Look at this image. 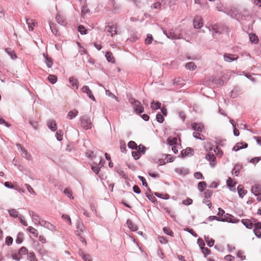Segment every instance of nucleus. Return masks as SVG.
Instances as JSON below:
<instances>
[{
    "label": "nucleus",
    "mask_w": 261,
    "mask_h": 261,
    "mask_svg": "<svg viewBox=\"0 0 261 261\" xmlns=\"http://www.w3.org/2000/svg\"><path fill=\"white\" fill-rule=\"evenodd\" d=\"M129 102L133 106L134 111L136 113L141 114L143 113L144 108L139 101L131 97L129 99Z\"/></svg>",
    "instance_id": "f257e3e1"
},
{
    "label": "nucleus",
    "mask_w": 261,
    "mask_h": 261,
    "mask_svg": "<svg viewBox=\"0 0 261 261\" xmlns=\"http://www.w3.org/2000/svg\"><path fill=\"white\" fill-rule=\"evenodd\" d=\"M81 126L85 129H89L92 127V123L90 118L87 116H84L81 118L80 120Z\"/></svg>",
    "instance_id": "f03ea898"
},
{
    "label": "nucleus",
    "mask_w": 261,
    "mask_h": 261,
    "mask_svg": "<svg viewBox=\"0 0 261 261\" xmlns=\"http://www.w3.org/2000/svg\"><path fill=\"white\" fill-rule=\"evenodd\" d=\"M239 219L236 218L232 215L228 213L224 215V218H221V221L222 222H228L232 223H237L239 222Z\"/></svg>",
    "instance_id": "7ed1b4c3"
},
{
    "label": "nucleus",
    "mask_w": 261,
    "mask_h": 261,
    "mask_svg": "<svg viewBox=\"0 0 261 261\" xmlns=\"http://www.w3.org/2000/svg\"><path fill=\"white\" fill-rule=\"evenodd\" d=\"M29 214L32 218V221L36 225H38L39 221L42 219L40 216L33 211H29Z\"/></svg>",
    "instance_id": "20e7f679"
},
{
    "label": "nucleus",
    "mask_w": 261,
    "mask_h": 261,
    "mask_svg": "<svg viewBox=\"0 0 261 261\" xmlns=\"http://www.w3.org/2000/svg\"><path fill=\"white\" fill-rule=\"evenodd\" d=\"M194 27L195 29H198L202 27L203 23L202 22V18L200 16H196L193 20Z\"/></svg>",
    "instance_id": "39448f33"
},
{
    "label": "nucleus",
    "mask_w": 261,
    "mask_h": 261,
    "mask_svg": "<svg viewBox=\"0 0 261 261\" xmlns=\"http://www.w3.org/2000/svg\"><path fill=\"white\" fill-rule=\"evenodd\" d=\"M56 21L62 26H66L67 22L64 16L58 14L56 17Z\"/></svg>",
    "instance_id": "423d86ee"
},
{
    "label": "nucleus",
    "mask_w": 261,
    "mask_h": 261,
    "mask_svg": "<svg viewBox=\"0 0 261 261\" xmlns=\"http://www.w3.org/2000/svg\"><path fill=\"white\" fill-rule=\"evenodd\" d=\"M205 159L210 162V165L212 167H215L216 163L215 162L216 157L213 154H207L205 156Z\"/></svg>",
    "instance_id": "0eeeda50"
},
{
    "label": "nucleus",
    "mask_w": 261,
    "mask_h": 261,
    "mask_svg": "<svg viewBox=\"0 0 261 261\" xmlns=\"http://www.w3.org/2000/svg\"><path fill=\"white\" fill-rule=\"evenodd\" d=\"M83 92L86 93L88 97L93 101H95V98L92 94V91L87 86H84L82 89Z\"/></svg>",
    "instance_id": "6e6552de"
},
{
    "label": "nucleus",
    "mask_w": 261,
    "mask_h": 261,
    "mask_svg": "<svg viewBox=\"0 0 261 261\" xmlns=\"http://www.w3.org/2000/svg\"><path fill=\"white\" fill-rule=\"evenodd\" d=\"M238 56L236 55H232L228 54H225L224 55V59L226 62H231L236 61L238 59Z\"/></svg>",
    "instance_id": "1a4fd4ad"
},
{
    "label": "nucleus",
    "mask_w": 261,
    "mask_h": 261,
    "mask_svg": "<svg viewBox=\"0 0 261 261\" xmlns=\"http://www.w3.org/2000/svg\"><path fill=\"white\" fill-rule=\"evenodd\" d=\"M192 127L193 129L198 132H202L204 128V126L201 123H193L192 124Z\"/></svg>",
    "instance_id": "9d476101"
},
{
    "label": "nucleus",
    "mask_w": 261,
    "mask_h": 261,
    "mask_svg": "<svg viewBox=\"0 0 261 261\" xmlns=\"http://www.w3.org/2000/svg\"><path fill=\"white\" fill-rule=\"evenodd\" d=\"M249 16V14L248 12L245 11L243 12L238 13L237 20L238 21H241L242 20H246Z\"/></svg>",
    "instance_id": "9b49d317"
},
{
    "label": "nucleus",
    "mask_w": 261,
    "mask_h": 261,
    "mask_svg": "<svg viewBox=\"0 0 261 261\" xmlns=\"http://www.w3.org/2000/svg\"><path fill=\"white\" fill-rule=\"evenodd\" d=\"M164 33L166 35V36L169 39H177L179 38V37L174 32L171 31H164Z\"/></svg>",
    "instance_id": "f8f14e48"
},
{
    "label": "nucleus",
    "mask_w": 261,
    "mask_h": 261,
    "mask_svg": "<svg viewBox=\"0 0 261 261\" xmlns=\"http://www.w3.org/2000/svg\"><path fill=\"white\" fill-rule=\"evenodd\" d=\"M106 31L110 33L111 36H113L114 35L117 34V27L115 25H108L106 27Z\"/></svg>",
    "instance_id": "ddd939ff"
},
{
    "label": "nucleus",
    "mask_w": 261,
    "mask_h": 261,
    "mask_svg": "<svg viewBox=\"0 0 261 261\" xmlns=\"http://www.w3.org/2000/svg\"><path fill=\"white\" fill-rule=\"evenodd\" d=\"M248 147V144L245 142H242L240 143H237L236 145L233 147L232 150L237 151L240 149L246 148Z\"/></svg>",
    "instance_id": "4468645a"
},
{
    "label": "nucleus",
    "mask_w": 261,
    "mask_h": 261,
    "mask_svg": "<svg viewBox=\"0 0 261 261\" xmlns=\"http://www.w3.org/2000/svg\"><path fill=\"white\" fill-rule=\"evenodd\" d=\"M243 166L239 164H237L234 165V168L232 170V174L235 176H238L240 173V170L242 169Z\"/></svg>",
    "instance_id": "2eb2a0df"
},
{
    "label": "nucleus",
    "mask_w": 261,
    "mask_h": 261,
    "mask_svg": "<svg viewBox=\"0 0 261 261\" xmlns=\"http://www.w3.org/2000/svg\"><path fill=\"white\" fill-rule=\"evenodd\" d=\"M251 192L254 196L258 195V193L261 192V186L260 185H255L251 187Z\"/></svg>",
    "instance_id": "dca6fc26"
},
{
    "label": "nucleus",
    "mask_w": 261,
    "mask_h": 261,
    "mask_svg": "<svg viewBox=\"0 0 261 261\" xmlns=\"http://www.w3.org/2000/svg\"><path fill=\"white\" fill-rule=\"evenodd\" d=\"M194 150L192 148L187 147L185 150H182L181 152V155L184 157L187 155H192Z\"/></svg>",
    "instance_id": "f3484780"
},
{
    "label": "nucleus",
    "mask_w": 261,
    "mask_h": 261,
    "mask_svg": "<svg viewBox=\"0 0 261 261\" xmlns=\"http://www.w3.org/2000/svg\"><path fill=\"white\" fill-rule=\"evenodd\" d=\"M47 125L49 129H50L51 131L55 132V130H57V124L55 120H48Z\"/></svg>",
    "instance_id": "a211bd4d"
},
{
    "label": "nucleus",
    "mask_w": 261,
    "mask_h": 261,
    "mask_svg": "<svg viewBox=\"0 0 261 261\" xmlns=\"http://www.w3.org/2000/svg\"><path fill=\"white\" fill-rule=\"evenodd\" d=\"M69 82L73 89L76 90L78 89L79 82L77 79L72 76L69 78Z\"/></svg>",
    "instance_id": "6ab92c4d"
},
{
    "label": "nucleus",
    "mask_w": 261,
    "mask_h": 261,
    "mask_svg": "<svg viewBox=\"0 0 261 261\" xmlns=\"http://www.w3.org/2000/svg\"><path fill=\"white\" fill-rule=\"evenodd\" d=\"M18 148H20L21 149V155L22 156L27 160H30L31 159V155L30 154L28 153L26 150L23 149L20 144H17Z\"/></svg>",
    "instance_id": "aec40b11"
},
{
    "label": "nucleus",
    "mask_w": 261,
    "mask_h": 261,
    "mask_svg": "<svg viewBox=\"0 0 261 261\" xmlns=\"http://www.w3.org/2000/svg\"><path fill=\"white\" fill-rule=\"evenodd\" d=\"M239 196L243 198L247 193V191L244 189V187L242 185H239L237 188Z\"/></svg>",
    "instance_id": "412c9836"
},
{
    "label": "nucleus",
    "mask_w": 261,
    "mask_h": 261,
    "mask_svg": "<svg viewBox=\"0 0 261 261\" xmlns=\"http://www.w3.org/2000/svg\"><path fill=\"white\" fill-rule=\"evenodd\" d=\"M245 227L248 229H251L253 227V224L252 221L248 219H242L241 221Z\"/></svg>",
    "instance_id": "4be33fe9"
},
{
    "label": "nucleus",
    "mask_w": 261,
    "mask_h": 261,
    "mask_svg": "<svg viewBox=\"0 0 261 261\" xmlns=\"http://www.w3.org/2000/svg\"><path fill=\"white\" fill-rule=\"evenodd\" d=\"M43 57L45 59V62L48 68H51L53 66V60L47 55L43 54Z\"/></svg>",
    "instance_id": "5701e85b"
},
{
    "label": "nucleus",
    "mask_w": 261,
    "mask_h": 261,
    "mask_svg": "<svg viewBox=\"0 0 261 261\" xmlns=\"http://www.w3.org/2000/svg\"><path fill=\"white\" fill-rule=\"evenodd\" d=\"M238 10L234 7L232 8L229 11L228 15L230 16L231 18L237 19L238 16Z\"/></svg>",
    "instance_id": "b1692460"
},
{
    "label": "nucleus",
    "mask_w": 261,
    "mask_h": 261,
    "mask_svg": "<svg viewBox=\"0 0 261 261\" xmlns=\"http://www.w3.org/2000/svg\"><path fill=\"white\" fill-rule=\"evenodd\" d=\"M126 224H127L128 227L129 228V229L131 230H132L133 231L137 230V229H138L137 226L135 224H134L132 221V220L128 219L126 221Z\"/></svg>",
    "instance_id": "393cba45"
},
{
    "label": "nucleus",
    "mask_w": 261,
    "mask_h": 261,
    "mask_svg": "<svg viewBox=\"0 0 261 261\" xmlns=\"http://www.w3.org/2000/svg\"><path fill=\"white\" fill-rule=\"evenodd\" d=\"M240 92V90L239 88L234 87L231 91L230 93V96L232 98H234L239 95Z\"/></svg>",
    "instance_id": "a878e982"
},
{
    "label": "nucleus",
    "mask_w": 261,
    "mask_h": 261,
    "mask_svg": "<svg viewBox=\"0 0 261 261\" xmlns=\"http://www.w3.org/2000/svg\"><path fill=\"white\" fill-rule=\"evenodd\" d=\"M173 85L181 87L185 85L184 81L180 77L175 78L173 81Z\"/></svg>",
    "instance_id": "bb28decb"
},
{
    "label": "nucleus",
    "mask_w": 261,
    "mask_h": 261,
    "mask_svg": "<svg viewBox=\"0 0 261 261\" xmlns=\"http://www.w3.org/2000/svg\"><path fill=\"white\" fill-rule=\"evenodd\" d=\"M78 111L76 110H73V111H70L68 112L67 115V118L69 119H72L77 116L78 114Z\"/></svg>",
    "instance_id": "cd10ccee"
},
{
    "label": "nucleus",
    "mask_w": 261,
    "mask_h": 261,
    "mask_svg": "<svg viewBox=\"0 0 261 261\" xmlns=\"http://www.w3.org/2000/svg\"><path fill=\"white\" fill-rule=\"evenodd\" d=\"M27 230L32 234H33L34 236V237H38V230L33 227L32 226H29L28 228H27Z\"/></svg>",
    "instance_id": "c85d7f7f"
},
{
    "label": "nucleus",
    "mask_w": 261,
    "mask_h": 261,
    "mask_svg": "<svg viewBox=\"0 0 261 261\" xmlns=\"http://www.w3.org/2000/svg\"><path fill=\"white\" fill-rule=\"evenodd\" d=\"M105 57H106V58L107 59V60L109 62H111V63H114L115 62L114 58L113 57V55H112V53L111 52L107 51L106 53Z\"/></svg>",
    "instance_id": "c756f323"
},
{
    "label": "nucleus",
    "mask_w": 261,
    "mask_h": 261,
    "mask_svg": "<svg viewBox=\"0 0 261 261\" xmlns=\"http://www.w3.org/2000/svg\"><path fill=\"white\" fill-rule=\"evenodd\" d=\"M249 39L252 43L256 44L258 42V38L254 34H249Z\"/></svg>",
    "instance_id": "7c9ffc66"
},
{
    "label": "nucleus",
    "mask_w": 261,
    "mask_h": 261,
    "mask_svg": "<svg viewBox=\"0 0 261 261\" xmlns=\"http://www.w3.org/2000/svg\"><path fill=\"white\" fill-rule=\"evenodd\" d=\"M10 216L13 218H17L19 216V213L15 209H10L8 210Z\"/></svg>",
    "instance_id": "2f4dec72"
},
{
    "label": "nucleus",
    "mask_w": 261,
    "mask_h": 261,
    "mask_svg": "<svg viewBox=\"0 0 261 261\" xmlns=\"http://www.w3.org/2000/svg\"><path fill=\"white\" fill-rule=\"evenodd\" d=\"M26 23H27L29 29L30 31H33V27L35 26V24L33 22V19L30 18H26Z\"/></svg>",
    "instance_id": "473e14b6"
},
{
    "label": "nucleus",
    "mask_w": 261,
    "mask_h": 261,
    "mask_svg": "<svg viewBox=\"0 0 261 261\" xmlns=\"http://www.w3.org/2000/svg\"><path fill=\"white\" fill-rule=\"evenodd\" d=\"M185 67L187 69L192 70V71L194 70L196 68V65L193 62H190L187 63L186 64Z\"/></svg>",
    "instance_id": "72a5a7b5"
},
{
    "label": "nucleus",
    "mask_w": 261,
    "mask_h": 261,
    "mask_svg": "<svg viewBox=\"0 0 261 261\" xmlns=\"http://www.w3.org/2000/svg\"><path fill=\"white\" fill-rule=\"evenodd\" d=\"M206 187V183L205 181H200L198 184V189L200 192H203Z\"/></svg>",
    "instance_id": "f704fd0d"
},
{
    "label": "nucleus",
    "mask_w": 261,
    "mask_h": 261,
    "mask_svg": "<svg viewBox=\"0 0 261 261\" xmlns=\"http://www.w3.org/2000/svg\"><path fill=\"white\" fill-rule=\"evenodd\" d=\"M177 139L176 137H173L171 139L168 138L167 139V144L170 146H175L177 144Z\"/></svg>",
    "instance_id": "c9c22d12"
},
{
    "label": "nucleus",
    "mask_w": 261,
    "mask_h": 261,
    "mask_svg": "<svg viewBox=\"0 0 261 261\" xmlns=\"http://www.w3.org/2000/svg\"><path fill=\"white\" fill-rule=\"evenodd\" d=\"M138 178L142 181L143 186L147 188V190H148L149 192H151V190L148 187L145 178L143 176L140 175L138 176Z\"/></svg>",
    "instance_id": "e433bc0d"
},
{
    "label": "nucleus",
    "mask_w": 261,
    "mask_h": 261,
    "mask_svg": "<svg viewBox=\"0 0 261 261\" xmlns=\"http://www.w3.org/2000/svg\"><path fill=\"white\" fill-rule=\"evenodd\" d=\"M5 51L10 56L12 60L16 59L17 56L16 54L13 51H12L10 48H6Z\"/></svg>",
    "instance_id": "4c0bfd02"
},
{
    "label": "nucleus",
    "mask_w": 261,
    "mask_h": 261,
    "mask_svg": "<svg viewBox=\"0 0 261 261\" xmlns=\"http://www.w3.org/2000/svg\"><path fill=\"white\" fill-rule=\"evenodd\" d=\"M28 259L29 261H38L37 258L33 252L28 253Z\"/></svg>",
    "instance_id": "58836bf2"
},
{
    "label": "nucleus",
    "mask_w": 261,
    "mask_h": 261,
    "mask_svg": "<svg viewBox=\"0 0 261 261\" xmlns=\"http://www.w3.org/2000/svg\"><path fill=\"white\" fill-rule=\"evenodd\" d=\"M23 234L22 232H19L17 235V238L16 239V243L18 244H21L23 240Z\"/></svg>",
    "instance_id": "ea45409f"
},
{
    "label": "nucleus",
    "mask_w": 261,
    "mask_h": 261,
    "mask_svg": "<svg viewBox=\"0 0 261 261\" xmlns=\"http://www.w3.org/2000/svg\"><path fill=\"white\" fill-rule=\"evenodd\" d=\"M63 132L61 130H58L56 134V137L58 141H61L63 139Z\"/></svg>",
    "instance_id": "a19ab883"
},
{
    "label": "nucleus",
    "mask_w": 261,
    "mask_h": 261,
    "mask_svg": "<svg viewBox=\"0 0 261 261\" xmlns=\"http://www.w3.org/2000/svg\"><path fill=\"white\" fill-rule=\"evenodd\" d=\"M49 27L52 33L54 34L57 35L58 31L56 28V24L54 23H50Z\"/></svg>",
    "instance_id": "79ce46f5"
},
{
    "label": "nucleus",
    "mask_w": 261,
    "mask_h": 261,
    "mask_svg": "<svg viewBox=\"0 0 261 261\" xmlns=\"http://www.w3.org/2000/svg\"><path fill=\"white\" fill-rule=\"evenodd\" d=\"M175 171L176 173H179L181 175V174L186 175L188 173V170L187 169H185V168H176L175 169Z\"/></svg>",
    "instance_id": "37998d69"
},
{
    "label": "nucleus",
    "mask_w": 261,
    "mask_h": 261,
    "mask_svg": "<svg viewBox=\"0 0 261 261\" xmlns=\"http://www.w3.org/2000/svg\"><path fill=\"white\" fill-rule=\"evenodd\" d=\"M161 103L160 102H154V101H152L151 103V108L153 110H158L161 108Z\"/></svg>",
    "instance_id": "c03bdc74"
},
{
    "label": "nucleus",
    "mask_w": 261,
    "mask_h": 261,
    "mask_svg": "<svg viewBox=\"0 0 261 261\" xmlns=\"http://www.w3.org/2000/svg\"><path fill=\"white\" fill-rule=\"evenodd\" d=\"M49 82L53 84H55L57 81V77L53 74H49L48 76Z\"/></svg>",
    "instance_id": "a18cd8bd"
},
{
    "label": "nucleus",
    "mask_w": 261,
    "mask_h": 261,
    "mask_svg": "<svg viewBox=\"0 0 261 261\" xmlns=\"http://www.w3.org/2000/svg\"><path fill=\"white\" fill-rule=\"evenodd\" d=\"M128 147L132 149H137L138 146L135 141H130L128 143Z\"/></svg>",
    "instance_id": "49530a36"
},
{
    "label": "nucleus",
    "mask_w": 261,
    "mask_h": 261,
    "mask_svg": "<svg viewBox=\"0 0 261 261\" xmlns=\"http://www.w3.org/2000/svg\"><path fill=\"white\" fill-rule=\"evenodd\" d=\"M154 195L160 198L164 199H167L169 198V195L167 194H163L162 193L155 192L154 193Z\"/></svg>",
    "instance_id": "de8ad7c7"
},
{
    "label": "nucleus",
    "mask_w": 261,
    "mask_h": 261,
    "mask_svg": "<svg viewBox=\"0 0 261 261\" xmlns=\"http://www.w3.org/2000/svg\"><path fill=\"white\" fill-rule=\"evenodd\" d=\"M45 228H46L52 231H54L56 230V227L53 224H52L51 223H50L49 222H47V223L45 226Z\"/></svg>",
    "instance_id": "09e8293b"
},
{
    "label": "nucleus",
    "mask_w": 261,
    "mask_h": 261,
    "mask_svg": "<svg viewBox=\"0 0 261 261\" xmlns=\"http://www.w3.org/2000/svg\"><path fill=\"white\" fill-rule=\"evenodd\" d=\"M78 31L82 35H85V34H87V30L82 25H80L78 27Z\"/></svg>",
    "instance_id": "8fccbe9b"
},
{
    "label": "nucleus",
    "mask_w": 261,
    "mask_h": 261,
    "mask_svg": "<svg viewBox=\"0 0 261 261\" xmlns=\"http://www.w3.org/2000/svg\"><path fill=\"white\" fill-rule=\"evenodd\" d=\"M156 119L157 121L160 123H163L165 120L163 115L159 113L156 115Z\"/></svg>",
    "instance_id": "3c124183"
},
{
    "label": "nucleus",
    "mask_w": 261,
    "mask_h": 261,
    "mask_svg": "<svg viewBox=\"0 0 261 261\" xmlns=\"http://www.w3.org/2000/svg\"><path fill=\"white\" fill-rule=\"evenodd\" d=\"M153 37L151 34H148L145 40V43L146 44H150L152 43Z\"/></svg>",
    "instance_id": "603ef678"
},
{
    "label": "nucleus",
    "mask_w": 261,
    "mask_h": 261,
    "mask_svg": "<svg viewBox=\"0 0 261 261\" xmlns=\"http://www.w3.org/2000/svg\"><path fill=\"white\" fill-rule=\"evenodd\" d=\"M28 250L25 247H21L18 251V254L25 255L28 254Z\"/></svg>",
    "instance_id": "864d4df0"
},
{
    "label": "nucleus",
    "mask_w": 261,
    "mask_h": 261,
    "mask_svg": "<svg viewBox=\"0 0 261 261\" xmlns=\"http://www.w3.org/2000/svg\"><path fill=\"white\" fill-rule=\"evenodd\" d=\"M146 148L143 146V145H139L138 146V151L140 152V154H145V152H146Z\"/></svg>",
    "instance_id": "5fc2aeb1"
},
{
    "label": "nucleus",
    "mask_w": 261,
    "mask_h": 261,
    "mask_svg": "<svg viewBox=\"0 0 261 261\" xmlns=\"http://www.w3.org/2000/svg\"><path fill=\"white\" fill-rule=\"evenodd\" d=\"M163 231L165 233L170 236H173V231L167 227H165L163 228Z\"/></svg>",
    "instance_id": "6e6d98bb"
},
{
    "label": "nucleus",
    "mask_w": 261,
    "mask_h": 261,
    "mask_svg": "<svg viewBox=\"0 0 261 261\" xmlns=\"http://www.w3.org/2000/svg\"><path fill=\"white\" fill-rule=\"evenodd\" d=\"M132 154L134 159L136 160H138L141 156V154L140 153V152L138 151H132Z\"/></svg>",
    "instance_id": "4d7b16f0"
},
{
    "label": "nucleus",
    "mask_w": 261,
    "mask_h": 261,
    "mask_svg": "<svg viewBox=\"0 0 261 261\" xmlns=\"http://www.w3.org/2000/svg\"><path fill=\"white\" fill-rule=\"evenodd\" d=\"M213 193V192L212 190H208V189L206 190L204 193V195L205 196L204 199H207V198H210L212 196Z\"/></svg>",
    "instance_id": "13d9d810"
},
{
    "label": "nucleus",
    "mask_w": 261,
    "mask_h": 261,
    "mask_svg": "<svg viewBox=\"0 0 261 261\" xmlns=\"http://www.w3.org/2000/svg\"><path fill=\"white\" fill-rule=\"evenodd\" d=\"M146 197L148 198V199L150 200L152 202L155 203L156 202V199L154 196H153V195H150L148 193H146Z\"/></svg>",
    "instance_id": "bf43d9fd"
},
{
    "label": "nucleus",
    "mask_w": 261,
    "mask_h": 261,
    "mask_svg": "<svg viewBox=\"0 0 261 261\" xmlns=\"http://www.w3.org/2000/svg\"><path fill=\"white\" fill-rule=\"evenodd\" d=\"M214 152L216 153V154L217 155H219L220 156V157L223 154V152L221 150V149L218 147V146H216L214 149Z\"/></svg>",
    "instance_id": "052dcab7"
},
{
    "label": "nucleus",
    "mask_w": 261,
    "mask_h": 261,
    "mask_svg": "<svg viewBox=\"0 0 261 261\" xmlns=\"http://www.w3.org/2000/svg\"><path fill=\"white\" fill-rule=\"evenodd\" d=\"M197 243L201 249H203V248L204 247L205 243H204L203 240L201 238H199L197 240Z\"/></svg>",
    "instance_id": "680f3d73"
},
{
    "label": "nucleus",
    "mask_w": 261,
    "mask_h": 261,
    "mask_svg": "<svg viewBox=\"0 0 261 261\" xmlns=\"http://www.w3.org/2000/svg\"><path fill=\"white\" fill-rule=\"evenodd\" d=\"M25 186L27 188V189L29 193H30L32 194H34V195L36 194L35 192L34 191V190H33V189L31 187V186L30 185H29V184H25Z\"/></svg>",
    "instance_id": "e2e57ef3"
},
{
    "label": "nucleus",
    "mask_w": 261,
    "mask_h": 261,
    "mask_svg": "<svg viewBox=\"0 0 261 261\" xmlns=\"http://www.w3.org/2000/svg\"><path fill=\"white\" fill-rule=\"evenodd\" d=\"M184 230L185 231L189 232L190 234H191L194 237H197L198 236L197 233L192 229L187 227Z\"/></svg>",
    "instance_id": "0e129e2a"
},
{
    "label": "nucleus",
    "mask_w": 261,
    "mask_h": 261,
    "mask_svg": "<svg viewBox=\"0 0 261 261\" xmlns=\"http://www.w3.org/2000/svg\"><path fill=\"white\" fill-rule=\"evenodd\" d=\"M106 94L107 95H108V96H110V97H112L113 98H115L116 100V101H119L118 98L117 96H116L114 94H113L109 90H106Z\"/></svg>",
    "instance_id": "69168bd1"
},
{
    "label": "nucleus",
    "mask_w": 261,
    "mask_h": 261,
    "mask_svg": "<svg viewBox=\"0 0 261 261\" xmlns=\"http://www.w3.org/2000/svg\"><path fill=\"white\" fill-rule=\"evenodd\" d=\"M194 176L197 179H204L202 174L199 172H195Z\"/></svg>",
    "instance_id": "338daca9"
},
{
    "label": "nucleus",
    "mask_w": 261,
    "mask_h": 261,
    "mask_svg": "<svg viewBox=\"0 0 261 261\" xmlns=\"http://www.w3.org/2000/svg\"><path fill=\"white\" fill-rule=\"evenodd\" d=\"M212 30L216 33L220 34V32L219 31V29L218 28V24H215L212 26Z\"/></svg>",
    "instance_id": "774afa93"
}]
</instances>
